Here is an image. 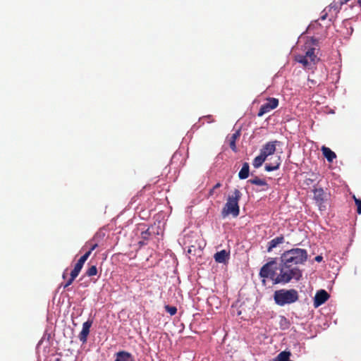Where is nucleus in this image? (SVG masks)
<instances>
[{"mask_svg":"<svg viewBox=\"0 0 361 361\" xmlns=\"http://www.w3.org/2000/svg\"><path fill=\"white\" fill-rule=\"evenodd\" d=\"M307 257V251L305 249L293 248L285 251L280 257L279 265L276 259H272L262 266L259 276L270 279L274 284H286L293 281L298 282L302 277L299 265L305 264Z\"/></svg>","mask_w":361,"mask_h":361,"instance_id":"obj_1","label":"nucleus"},{"mask_svg":"<svg viewBox=\"0 0 361 361\" xmlns=\"http://www.w3.org/2000/svg\"><path fill=\"white\" fill-rule=\"evenodd\" d=\"M242 194L238 189H235L231 195L227 198V202L221 211V215L224 218L228 215H232L233 217H237L240 214V207L238 202L240 200Z\"/></svg>","mask_w":361,"mask_h":361,"instance_id":"obj_2","label":"nucleus"},{"mask_svg":"<svg viewBox=\"0 0 361 361\" xmlns=\"http://www.w3.org/2000/svg\"><path fill=\"white\" fill-rule=\"evenodd\" d=\"M299 299V295L295 289H281L274 293V300L276 305L284 306L295 302Z\"/></svg>","mask_w":361,"mask_h":361,"instance_id":"obj_3","label":"nucleus"},{"mask_svg":"<svg viewBox=\"0 0 361 361\" xmlns=\"http://www.w3.org/2000/svg\"><path fill=\"white\" fill-rule=\"evenodd\" d=\"M279 106V99L274 97L267 99V102L263 104L257 113V116L261 117L265 114L269 113Z\"/></svg>","mask_w":361,"mask_h":361,"instance_id":"obj_4","label":"nucleus"},{"mask_svg":"<svg viewBox=\"0 0 361 361\" xmlns=\"http://www.w3.org/2000/svg\"><path fill=\"white\" fill-rule=\"evenodd\" d=\"M279 142L277 140L271 141L264 145L260 149V152L266 157L274 154L276 151V146Z\"/></svg>","mask_w":361,"mask_h":361,"instance_id":"obj_5","label":"nucleus"},{"mask_svg":"<svg viewBox=\"0 0 361 361\" xmlns=\"http://www.w3.org/2000/svg\"><path fill=\"white\" fill-rule=\"evenodd\" d=\"M329 298V295L324 290H320L317 292L314 298V306L318 307L324 304Z\"/></svg>","mask_w":361,"mask_h":361,"instance_id":"obj_6","label":"nucleus"},{"mask_svg":"<svg viewBox=\"0 0 361 361\" xmlns=\"http://www.w3.org/2000/svg\"><path fill=\"white\" fill-rule=\"evenodd\" d=\"M314 200L316 201L317 204L322 210V204L324 202L326 194L322 188H314L313 190Z\"/></svg>","mask_w":361,"mask_h":361,"instance_id":"obj_7","label":"nucleus"},{"mask_svg":"<svg viewBox=\"0 0 361 361\" xmlns=\"http://www.w3.org/2000/svg\"><path fill=\"white\" fill-rule=\"evenodd\" d=\"M92 324V322L90 320H87V322H84L82 324V329L80 333L79 334L78 338L80 341L85 343L87 342V336L90 334V327Z\"/></svg>","mask_w":361,"mask_h":361,"instance_id":"obj_8","label":"nucleus"},{"mask_svg":"<svg viewBox=\"0 0 361 361\" xmlns=\"http://www.w3.org/2000/svg\"><path fill=\"white\" fill-rule=\"evenodd\" d=\"M115 361H135L132 355L127 351H119L116 353Z\"/></svg>","mask_w":361,"mask_h":361,"instance_id":"obj_9","label":"nucleus"},{"mask_svg":"<svg viewBox=\"0 0 361 361\" xmlns=\"http://www.w3.org/2000/svg\"><path fill=\"white\" fill-rule=\"evenodd\" d=\"M247 182L251 183V184H252V185H259V186L263 187L261 189V191H266L269 188V185L267 183V181L265 180H264V179L259 178L257 176H255V178L248 180Z\"/></svg>","mask_w":361,"mask_h":361,"instance_id":"obj_10","label":"nucleus"},{"mask_svg":"<svg viewBox=\"0 0 361 361\" xmlns=\"http://www.w3.org/2000/svg\"><path fill=\"white\" fill-rule=\"evenodd\" d=\"M214 258L218 263H225L229 259V253L223 250L215 253Z\"/></svg>","mask_w":361,"mask_h":361,"instance_id":"obj_11","label":"nucleus"},{"mask_svg":"<svg viewBox=\"0 0 361 361\" xmlns=\"http://www.w3.org/2000/svg\"><path fill=\"white\" fill-rule=\"evenodd\" d=\"M283 242L284 237L283 235H280L272 239L268 243L267 252H271L274 247H276L278 245L283 243Z\"/></svg>","mask_w":361,"mask_h":361,"instance_id":"obj_12","label":"nucleus"},{"mask_svg":"<svg viewBox=\"0 0 361 361\" xmlns=\"http://www.w3.org/2000/svg\"><path fill=\"white\" fill-rule=\"evenodd\" d=\"M315 48L312 47L307 49V51L305 52V56L310 59V63H312V65H315L319 59L317 57V54L314 53Z\"/></svg>","mask_w":361,"mask_h":361,"instance_id":"obj_13","label":"nucleus"},{"mask_svg":"<svg viewBox=\"0 0 361 361\" xmlns=\"http://www.w3.org/2000/svg\"><path fill=\"white\" fill-rule=\"evenodd\" d=\"M323 155L327 159L328 161L332 162L333 160L336 157L335 152L327 147L323 146L322 147Z\"/></svg>","mask_w":361,"mask_h":361,"instance_id":"obj_14","label":"nucleus"},{"mask_svg":"<svg viewBox=\"0 0 361 361\" xmlns=\"http://www.w3.org/2000/svg\"><path fill=\"white\" fill-rule=\"evenodd\" d=\"M291 353L288 350L281 352L275 358L271 361H293L290 360Z\"/></svg>","mask_w":361,"mask_h":361,"instance_id":"obj_15","label":"nucleus"},{"mask_svg":"<svg viewBox=\"0 0 361 361\" xmlns=\"http://www.w3.org/2000/svg\"><path fill=\"white\" fill-rule=\"evenodd\" d=\"M295 60L300 63H302V66L305 68H311L312 65V63H310V59L309 58L306 57L305 55H297L295 56Z\"/></svg>","mask_w":361,"mask_h":361,"instance_id":"obj_16","label":"nucleus"},{"mask_svg":"<svg viewBox=\"0 0 361 361\" xmlns=\"http://www.w3.org/2000/svg\"><path fill=\"white\" fill-rule=\"evenodd\" d=\"M250 166L247 162H245L243 164L242 169L238 173V177L240 179H246L249 176Z\"/></svg>","mask_w":361,"mask_h":361,"instance_id":"obj_17","label":"nucleus"},{"mask_svg":"<svg viewBox=\"0 0 361 361\" xmlns=\"http://www.w3.org/2000/svg\"><path fill=\"white\" fill-rule=\"evenodd\" d=\"M266 157L260 152L259 155L257 156L252 162V165L255 169L259 168L265 161Z\"/></svg>","mask_w":361,"mask_h":361,"instance_id":"obj_18","label":"nucleus"},{"mask_svg":"<svg viewBox=\"0 0 361 361\" xmlns=\"http://www.w3.org/2000/svg\"><path fill=\"white\" fill-rule=\"evenodd\" d=\"M150 235H151V232H149V228H147V230L142 231L141 233L142 240H140L138 243L140 246L146 245L147 242L149 240Z\"/></svg>","mask_w":361,"mask_h":361,"instance_id":"obj_19","label":"nucleus"},{"mask_svg":"<svg viewBox=\"0 0 361 361\" xmlns=\"http://www.w3.org/2000/svg\"><path fill=\"white\" fill-rule=\"evenodd\" d=\"M240 136V134L238 132H236L235 133H233L230 137H229V146L231 147V149L233 151V152H236L237 151V147H236V145H235V142H236V140L238 138V137Z\"/></svg>","mask_w":361,"mask_h":361,"instance_id":"obj_20","label":"nucleus"},{"mask_svg":"<svg viewBox=\"0 0 361 361\" xmlns=\"http://www.w3.org/2000/svg\"><path fill=\"white\" fill-rule=\"evenodd\" d=\"M84 264H85V262L79 259L78 260L77 263L75 264L73 269L71 271V274L78 276L79 275L81 269H82Z\"/></svg>","mask_w":361,"mask_h":361,"instance_id":"obj_21","label":"nucleus"},{"mask_svg":"<svg viewBox=\"0 0 361 361\" xmlns=\"http://www.w3.org/2000/svg\"><path fill=\"white\" fill-rule=\"evenodd\" d=\"M280 164H281L280 157H279L277 161H275L274 164H266L265 170L267 171H273L277 170L279 168Z\"/></svg>","mask_w":361,"mask_h":361,"instance_id":"obj_22","label":"nucleus"},{"mask_svg":"<svg viewBox=\"0 0 361 361\" xmlns=\"http://www.w3.org/2000/svg\"><path fill=\"white\" fill-rule=\"evenodd\" d=\"M97 268L95 265L90 266L86 271L85 275L87 276H93L97 274Z\"/></svg>","mask_w":361,"mask_h":361,"instance_id":"obj_23","label":"nucleus"},{"mask_svg":"<svg viewBox=\"0 0 361 361\" xmlns=\"http://www.w3.org/2000/svg\"><path fill=\"white\" fill-rule=\"evenodd\" d=\"M76 278H77L76 276L73 275L72 274H71L69 279L64 284H61V286H63V288H68L69 286H71L73 283V282L74 281V280Z\"/></svg>","mask_w":361,"mask_h":361,"instance_id":"obj_24","label":"nucleus"},{"mask_svg":"<svg viewBox=\"0 0 361 361\" xmlns=\"http://www.w3.org/2000/svg\"><path fill=\"white\" fill-rule=\"evenodd\" d=\"M165 310L171 316L176 314L177 312V308L174 306L166 305Z\"/></svg>","mask_w":361,"mask_h":361,"instance_id":"obj_25","label":"nucleus"},{"mask_svg":"<svg viewBox=\"0 0 361 361\" xmlns=\"http://www.w3.org/2000/svg\"><path fill=\"white\" fill-rule=\"evenodd\" d=\"M197 252H200V248H197L195 245H191L188 247V253L192 255H196Z\"/></svg>","mask_w":361,"mask_h":361,"instance_id":"obj_26","label":"nucleus"},{"mask_svg":"<svg viewBox=\"0 0 361 361\" xmlns=\"http://www.w3.org/2000/svg\"><path fill=\"white\" fill-rule=\"evenodd\" d=\"M353 199L357 207L356 211L357 214H361V200L357 199L355 196H353Z\"/></svg>","mask_w":361,"mask_h":361,"instance_id":"obj_27","label":"nucleus"},{"mask_svg":"<svg viewBox=\"0 0 361 361\" xmlns=\"http://www.w3.org/2000/svg\"><path fill=\"white\" fill-rule=\"evenodd\" d=\"M330 8H334L335 11H339L341 8V5L338 4V1H334L329 6Z\"/></svg>","mask_w":361,"mask_h":361,"instance_id":"obj_28","label":"nucleus"},{"mask_svg":"<svg viewBox=\"0 0 361 361\" xmlns=\"http://www.w3.org/2000/svg\"><path fill=\"white\" fill-rule=\"evenodd\" d=\"M91 250H88L80 258V259L85 262L88 257H90V255H91Z\"/></svg>","mask_w":361,"mask_h":361,"instance_id":"obj_29","label":"nucleus"},{"mask_svg":"<svg viewBox=\"0 0 361 361\" xmlns=\"http://www.w3.org/2000/svg\"><path fill=\"white\" fill-rule=\"evenodd\" d=\"M97 247H98L97 243H94V244L92 245V246H91V247H90V249L89 250H91V252H92L94 250H95Z\"/></svg>","mask_w":361,"mask_h":361,"instance_id":"obj_30","label":"nucleus"},{"mask_svg":"<svg viewBox=\"0 0 361 361\" xmlns=\"http://www.w3.org/2000/svg\"><path fill=\"white\" fill-rule=\"evenodd\" d=\"M348 0H337V1H338V4L340 5H343L344 4H346L348 2Z\"/></svg>","mask_w":361,"mask_h":361,"instance_id":"obj_31","label":"nucleus"},{"mask_svg":"<svg viewBox=\"0 0 361 361\" xmlns=\"http://www.w3.org/2000/svg\"><path fill=\"white\" fill-rule=\"evenodd\" d=\"M215 192V190L212 188L209 190V196H213Z\"/></svg>","mask_w":361,"mask_h":361,"instance_id":"obj_32","label":"nucleus"},{"mask_svg":"<svg viewBox=\"0 0 361 361\" xmlns=\"http://www.w3.org/2000/svg\"><path fill=\"white\" fill-rule=\"evenodd\" d=\"M323 257L320 255H318L315 257V260L318 262H321L322 260Z\"/></svg>","mask_w":361,"mask_h":361,"instance_id":"obj_33","label":"nucleus"},{"mask_svg":"<svg viewBox=\"0 0 361 361\" xmlns=\"http://www.w3.org/2000/svg\"><path fill=\"white\" fill-rule=\"evenodd\" d=\"M221 186V184L220 183H217L213 188L216 190V189L219 188Z\"/></svg>","mask_w":361,"mask_h":361,"instance_id":"obj_34","label":"nucleus"},{"mask_svg":"<svg viewBox=\"0 0 361 361\" xmlns=\"http://www.w3.org/2000/svg\"><path fill=\"white\" fill-rule=\"evenodd\" d=\"M327 16V13H326L325 14H324L323 16H321V20H324L326 19Z\"/></svg>","mask_w":361,"mask_h":361,"instance_id":"obj_35","label":"nucleus"},{"mask_svg":"<svg viewBox=\"0 0 361 361\" xmlns=\"http://www.w3.org/2000/svg\"><path fill=\"white\" fill-rule=\"evenodd\" d=\"M312 44H313L314 45H316V44H317V39H312Z\"/></svg>","mask_w":361,"mask_h":361,"instance_id":"obj_36","label":"nucleus"},{"mask_svg":"<svg viewBox=\"0 0 361 361\" xmlns=\"http://www.w3.org/2000/svg\"><path fill=\"white\" fill-rule=\"evenodd\" d=\"M62 277H63V279H66V274L65 272H63Z\"/></svg>","mask_w":361,"mask_h":361,"instance_id":"obj_37","label":"nucleus"},{"mask_svg":"<svg viewBox=\"0 0 361 361\" xmlns=\"http://www.w3.org/2000/svg\"><path fill=\"white\" fill-rule=\"evenodd\" d=\"M207 118L208 119H211V118H212V116H207Z\"/></svg>","mask_w":361,"mask_h":361,"instance_id":"obj_38","label":"nucleus"},{"mask_svg":"<svg viewBox=\"0 0 361 361\" xmlns=\"http://www.w3.org/2000/svg\"><path fill=\"white\" fill-rule=\"evenodd\" d=\"M358 3L361 6V0H358Z\"/></svg>","mask_w":361,"mask_h":361,"instance_id":"obj_39","label":"nucleus"}]
</instances>
